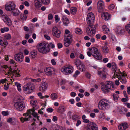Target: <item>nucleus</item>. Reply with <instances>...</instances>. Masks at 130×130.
<instances>
[{"instance_id": "a18cd8bd", "label": "nucleus", "mask_w": 130, "mask_h": 130, "mask_svg": "<svg viewBox=\"0 0 130 130\" xmlns=\"http://www.w3.org/2000/svg\"><path fill=\"white\" fill-rule=\"evenodd\" d=\"M1 113L3 116H7L9 115V112L8 111H3Z\"/></svg>"}, {"instance_id": "37998d69", "label": "nucleus", "mask_w": 130, "mask_h": 130, "mask_svg": "<svg viewBox=\"0 0 130 130\" xmlns=\"http://www.w3.org/2000/svg\"><path fill=\"white\" fill-rule=\"evenodd\" d=\"M111 67L113 70H116L117 69V66L116 64L114 62L111 63Z\"/></svg>"}, {"instance_id": "ddd939ff", "label": "nucleus", "mask_w": 130, "mask_h": 130, "mask_svg": "<svg viewBox=\"0 0 130 130\" xmlns=\"http://www.w3.org/2000/svg\"><path fill=\"white\" fill-rule=\"evenodd\" d=\"M15 59L19 62H21L23 60L24 56L22 53H19L15 54L14 56Z\"/></svg>"}, {"instance_id": "c03bdc74", "label": "nucleus", "mask_w": 130, "mask_h": 130, "mask_svg": "<svg viewBox=\"0 0 130 130\" xmlns=\"http://www.w3.org/2000/svg\"><path fill=\"white\" fill-rule=\"evenodd\" d=\"M125 28L128 33H130V24L126 25L125 26Z\"/></svg>"}, {"instance_id": "4468645a", "label": "nucleus", "mask_w": 130, "mask_h": 130, "mask_svg": "<svg viewBox=\"0 0 130 130\" xmlns=\"http://www.w3.org/2000/svg\"><path fill=\"white\" fill-rule=\"evenodd\" d=\"M9 72H8L9 74H12L13 77H19L20 74L19 73L20 71L18 69L17 70H13L12 69H9Z\"/></svg>"}, {"instance_id": "39448f33", "label": "nucleus", "mask_w": 130, "mask_h": 130, "mask_svg": "<svg viewBox=\"0 0 130 130\" xmlns=\"http://www.w3.org/2000/svg\"><path fill=\"white\" fill-rule=\"evenodd\" d=\"M114 88L113 83L109 81L106 82L105 84L101 87V90L104 93L108 92L109 89H113Z\"/></svg>"}, {"instance_id": "1a4fd4ad", "label": "nucleus", "mask_w": 130, "mask_h": 130, "mask_svg": "<svg viewBox=\"0 0 130 130\" xmlns=\"http://www.w3.org/2000/svg\"><path fill=\"white\" fill-rule=\"evenodd\" d=\"M16 5L12 1H10L5 5V9L8 11L13 12L15 10Z\"/></svg>"}, {"instance_id": "8fccbe9b", "label": "nucleus", "mask_w": 130, "mask_h": 130, "mask_svg": "<svg viewBox=\"0 0 130 130\" xmlns=\"http://www.w3.org/2000/svg\"><path fill=\"white\" fill-rule=\"evenodd\" d=\"M55 20L56 23H57L60 20V18L57 15H56L55 17Z\"/></svg>"}, {"instance_id": "cd10ccee", "label": "nucleus", "mask_w": 130, "mask_h": 130, "mask_svg": "<svg viewBox=\"0 0 130 130\" xmlns=\"http://www.w3.org/2000/svg\"><path fill=\"white\" fill-rule=\"evenodd\" d=\"M66 108L64 106H61L58 108L57 111L59 113H62L66 111Z\"/></svg>"}, {"instance_id": "423d86ee", "label": "nucleus", "mask_w": 130, "mask_h": 130, "mask_svg": "<svg viewBox=\"0 0 130 130\" xmlns=\"http://www.w3.org/2000/svg\"><path fill=\"white\" fill-rule=\"evenodd\" d=\"M35 88L34 85L32 83H30L24 85L23 87L24 92L28 94L32 92Z\"/></svg>"}, {"instance_id": "20e7f679", "label": "nucleus", "mask_w": 130, "mask_h": 130, "mask_svg": "<svg viewBox=\"0 0 130 130\" xmlns=\"http://www.w3.org/2000/svg\"><path fill=\"white\" fill-rule=\"evenodd\" d=\"M98 107L101 110H107L110 107V103L108 100L105 99H102L99 102Z\"/></svg>"}, {"instance_id": "412c9836", "label": "nucleus", "mask_w": 130, "mask_h": 130, "mask_svg": "<svg viewBox=\"0 0 130 130\" xmlns=\"http://www.w3.org/2000/svg\"><path fill=\"white\" fill-rule=\"evenodd\" d=\"M128 125L126 122H123L120 124L118 127L120 130H125L128 127Z\"/></svg>"}, {"instance_id": "49530a36", "label": "nucleus", "mask_w": 130, "mask_h": 130, "mask_svg": "<svg viewBox=\"0 0 130 130\" xmlns=\"http://www.w3.org/2000/svg\"><path fill=\"white\" fill-rule=\"evenodd\" d=\"M20 18L22 20H25L27 18V17L25 14H21L20 15Z\"/></svg>"}, {"instance_id": "09e8293b", "label": "nucleus", "mask_w": 130, "mask_h": 130, "mask_svg": "<svg viewBox=\"0 0 130 130\" xmlns=\"http://www.w3.org/2000/svg\"><path fill=\"white\" fill-rule=\"evenodd\" d=\"M14 119L13 118H10L8 119L7 120V122H9L11 123H12L14 121Z\"/></svg>"}, {"instance_id": "9d476101", "label": "nucleus", "mask_w": 130, "mask_h": 130, "mask_svg": "<svg viewBox=\"0 0 130 130\" xmlns=\"http://www.w3.org/2000/svg\"><path fill=\"white\" fill-rule=\"evenodd\" d=\"M95 20L94 15L92 12L89 13L87 15V22L88 25H93Z\"/></svg>"}, {"instance_id": "f3484780", "label": "nucleus", "mask_w": 130, "mask_h": 130, "mask_svg": "<svg viewBox=\"0 0 130 130\" xmlns=\"http://www.w3.org/2000/svg\"><path fill=\"white\" fill-rule=\"evenodd\" d=\"M60 31L57 27L53 28V34L54 36L59 38L60 36Z\"/></svg>"}, {"instance_id": "f03ea898", "label": "nucleus", "mask_w": 130, "mask_h": 130, "mask_svg": "<svg viewBox=\"0 0 130 130\" xmlns=\"http://www.w3.org/2000/svg\"><path fill=\"white\" fill-rule=\"evenodd\" d=\"M14 109L17 111H21L24 108L25 104L20 97L15 98Z\"/></svg>"}, {"instance_id": "e433bc0d", "label": "nucleus", "mask_w": 130, "mask_h": 130, "mask_svg": "<svg viewBox=\"0 0 130 130\" xmlns=\"http://www.w3.org/2000/svg\"><path fill=\"white\" fill-rule=\"evenodd\" d=\"M14 10L13 13V16H17L19 14L20 12L19 10L15 9V10Z\"/></svg>"}, {"instance_id": "6e6552de", "label": "nucleus", "mask_w": 130, "mask_h": 130, "mask_svg": "<svg viewBox=\"0 0 130 130\" xmlns=\"http://www.w3.org/2000/svg\"><path fill=\"white\" fill-rule=\"evenodd\" d=\"M3 13V11L2 9H0L1 17L6 24L9 26H10L12 23L11 21L7 15L4 14Z\"/></svg>"}, {"instance_id": "603ef678", "label": "nucleus", "mask_w": 130, "mask_h": 130, "mask_svg": "<svg viewBox=\"0 0 130 130\" xmlns=\"http://www.w3.org/2000/svg\"><path fill=\"white\" fill-rule=\"evenodd\" d=\"M80 74V72L78 71L77 70L76 71L75 73L73 75V76L74 77H76L78 75Z\"/></svg>"}, {"instance_id": "b1692460", "label": "nucleus", "mask_w": 130, "mask_h": 130, "mask_svg": "<svg viewBox=\"0 0 130 130\" xmlns=\"http://www.w3.org/2000/svg\"><path fill=\"white\" fill-rule=\"evenodd\" d=\"M98 74L103 79H105L106 78V73L104 70L98 71Z\"/></svg>"}, {"instance_id": "79ce46f5", "label": "nucleus", "mask_w": 130, "mask_h": 130, "mask_svg": "<svg viewBox=\"0 0 130 130\" xmlns=\"http://www.w3.org/2000/svg\"><path fill=\"white\" fill-rule=\"evenodd\" d=\"M72 118L73 120H76L79 119V117L76 114H74L72 115Z\"/></svg>"}, {"instance_id": "f704fd0d", "label": "nucleus", "mask_w": 130, "mask_h": 130, "mask_svg": "<svg viewBox=\"0 0 130 130\" xmlns=\"http://www.w3.org/2000/svg\"><path fill=\"white\" fill-rule=\"evenodd\" d=\"M50 97L52 100H54L57 99L58 96L56 93H53L51 94Z\"/></svg>"}, {"instance_id": "0e129e2a", "label": "nucleus", "mask_w": 130, "mask_h": 130, "mask_svg": "<svg viewBox=\"0 0 130 130\" xmlns=\"http://www.w3.org/2000/svg\"><path fill=\"white\" fill-rule=\"evenodd\" d=\"M58 47L59 48H60L62 47V45L61 43H59L57 44Z\"/></svg>"}, {"instance_id": "9b49d317", "label": "nucleus", "mask_w": 130, "mask_h": 130, "mask_svg": "<svg viewBox=\"0 0 130 130\" xmlns=\"http://www.w3.org/2000/svg\"><path fill=\"white\" fill-rule=\"evenodd\" d=\"M91 50L92 52H93L92 55L95 59L99 60L102 59V56L101 54L99 53L97 48L95 47H93L92 48Z\"/></svg>"}, {"instance_id": "e2e57ef3", "label": "nucleus", "mask_w": 130, "mask_h": 130, "mask_svg": "<svg viewBox=\"0 0 130 130\" xmlns=\"http://www.w3.org/2000/svg\"><path fill=\"white\" fill-rule=\"evenodd\" d=\"M48 45H49V47L50 48L51 47L52 48H53L55 47L54 45L52 43H50L49 44H48Z\"/></svg>"}, {"instance_id": "72a5a7b5", "label": "nucleus", "mask_w": 130, "mask_h": 130, "mask_svg": "<svg viewBox=\"0 0 130 130\" xmlns=\"http://www.w3.org/2000/svg\"><path fill=\"white\" fill-rule=\"evenodd\" d=\"M102 50L103 52L105 53H108L109 49L106 46H104L102 47Z\"/></svg>"}, {"instance_id": "6e6d98bb", "label": "nucleus", "mask_w": 130, "mask_h": 130, "mask_svg": "<svg viewBox=\"0 0 130 130\" xmlns=\"http://www.w3.org/2000/svg\"><path fill=\"white\" fill-rule=\"evenodd\" d=\"M53 18V16L51 14H50L48 15V18L49 20H52Z\"/></svg>"}, {"instance_id": "338daca9", "label": "nucleus", "mask_w": 130, "mask_h": 130, "mask_svg": "<svg viewBox=\"0 0 130 130\" xmlns=\"http://www.w3.org/2000/svg\"><path fill=\"white\" fill-rule=\"evenodd\" d=\"M69 101L70 102L71 104H73L74 103V99H71L69 100Z\"/></svg>"}, {"instance_id": "58836bf2", "label": "nucleus", "mask_w": 130, "mask_h": 130, "mask_svg": "<svg viewBox=\"0 0 130 130\" xmlns=\"http://www.w3.org/2000/svg\"><path fill=\"white\" fill-rule=\"evenodd\" d=\"M113 96L114 100L116 102H117L118 101L119 98L118 95L116 94L115 93H113Z\"/></svg>"}, {"instance_id": "6ab92c4d", "label": "nucleus", "mask_w": 130, "mask_h": 130, "mask_svg": "<svg viewBox=\"0 0 130 130\" xmlns=\"http://www.w3.org/2000/svg\"><path fill=\"white\" fill-rule=\"evenodd\" d=\"M47 85L46 83L45 82L42 83L39 86V89L41 92H44L47 90Z\"/></svg>"}, {"instance_id": "bf43d9fd", "label": "nucleus", "mask_w": 130, "mask_h": 130, "mask_svg": "<svg viewBox=\"0 0 130 130\" xmlns=\"http://www.w3.org/2000/svg\"><path fill=\"white\" fill-rule=\"evenodd\" d=\"M7 81V79L6 78L0 80V82L1 83L4 84Z\"/></svg>"}, {"instance_id": "864d4df0", "label": "nucleus", "mask_w": 130, "mask_h": 130, "mask_svg": "<svg viewBox=\"0 0 130 130\" xmlns=\"http://www.w3.org/2000/svg\"><path fill=\"white\" fill-rule=\"evenodd\" d=\"M31 35V34L29 33L28 34H26L25 35V38L26 39H28Z\"/></svg>"}, {"instance_id": "4c0bfd02", "label": "nucleus", "mask_w": 130, "mask_h": 130, "mask_svg": "<svg viewBox=\"0 0 130 130\" xmlns=\"http://www.w3.org/2000/svg\"><path fill=\"white\" fill-rule=\"evenodd\" d=\"M75 33L79 34H82L83 32L82 30L78 28H76L75 30Z\"/></svg>"}, {"instance_id": "a878e982", "label": "nucleus", "mask_w": 130, "mask_h": 130, "mask_svg": "<svg viewBox=\"0 0 130 130\" xmlns=\"http://www.w3.org/2000/svg\"><path fill=\"white\" fill-rule=\"evenodd\" d=\"M61 19L64 25L65 26H68V24L69 23V21L67 18L64 16L63 15Z\"/></svg>"}, {"instance_id": "052dcab7", "label": "nucleus", "mask_w": 130, "mask_h": 130, "mask_svg": "<svg viewBox=\"0 0 130 130\" xmlns=\"http://www.w3.org/2000/svg\"><path fill=\"white\" fill-rule=\"evenodd\" d=\"M44 38L47 40H49L50 39V37L47 35H44Z\"/></svg>"}, {"instance_id": "393cba45", "label": "nucleus", "mask_w": 130, "mask_h": 130, "mask_svg": "<svg viewBox=\"0 0 130 130\" xmlns=\"http://www.w3.org/2000/svg\"><path fill=\"white\" fill-rule=\"evenodd\" d=\"M8 44L7 41H5L3 38L0 36V45L2 46L5 47Z\"/></svg>"}, {"instance_id": "a211bd4d", "label": "nucleus", "mask_w": 130, "mask_h": 130, "mask_svg": "<svg viewBox=\"0 0 130 130\" xmlns=\"http://www.w3.org/2000/svg\"><path fill=\"white\" fill-rule=\"evenodd\" d=\"M55 69L53 68L48 67L44 69V72L47 75H51L54 72Z\"/></svg>"}, {"instance_id": "aec40b11", "label": "nucleus", "mask_w": 130, "mask_h": 130, "mask_svg": "<svg viewBox=\"0 0 130 130\" xmlns=\"http://www.w3.org/2000/svg\"><path fill=\"white\" fill-rule=\"evenodd\" d=\"M121 73L122 75L118 79L122 84H125L126 83L127 80L125 76L127 75L126 74L125 75L121 72Z\"/></svg>"}, {"instance_id": "ea45409f", "label": "nucleus", "mask_w": 130, "mask_h": 130, "mask_svg": "<svg viewBox=\"0 0 130 130\" xmlns=\"http://www.w3.org/2000/svg\"><path fill=\"white\" fill-rule=\"evenodd\" d=\"M115 71V72L114 73V75L113 76V78H115L116 76H120H120H121V74L120 72H118V71L116 72V70Z\"/></svg>"}, {"instance_id": "7ed1b4c3", "label": "nucleus", "mask_w": 130, "mask_h": 130, "mask_svg": "<svg viewBox=\"0 0 130 130\" xmlns=\"http://www.w3.org/2000/svg\"><path fill=\"white\" fill-rule=\"evenodd\" d=\"M48 44L42 42L38 44L37 48L40 53L44 54L47 53L50 51V48Z\"/></svg>"}, {"instance_id": "dca6fc26", "label": "nucleus", "mask_w": 130, "mask_h": 130, "mask_svg": "<svg viewBox=\"0 0 130 130\" xmlns=\"http://www.w3.org/2000/svg\"><path fill=\"white\" fill-rule=\"evenodd\" d=\"M86 130H98L97 126L94 123L91 122L87 124Z\"/></svg>"}, {"instance_id": "3c124183", "label": "nucleus", "mask_w": 130, "mask_h": 130, "mask_svg": "<svg viewBox=\"0 0 130 130\" xmlns=\"http://www.w3.org/2000/svg\"><path fill=\"white\" fill-rule=\"evenodd\" d=\"M5 39L7 40L10 39L11 38V36L9 34H8L4 36Z\"/></svg>"}, {"instance_id": "c85d7f7f", "label": "nucleus", "mask_w": 130, "mask_h": 130, "mask_svg": "<svg viewBox=\"0 0 130 130\" xmlns=\"http://www.w3.org/2000/svg\"><path fill=\"white\" fill-rule=\"evenodd\" d=\"M64 36L65 37V38H72L71 34L70 33V31L68 29H66L65 30Z\"/></svg>"}, {"instance_id": "c756f323", "label": "nucleus", "mask_w": 130, "mask_h": 130, "mask_svg": "<svg viewBox=\"0 0 130 130\" xmlns=\"http://www.w3.org/2000/svg\"><path fill=\"white\" fill-rule=\"evenodd\" d=\"M115 32L117 34H122L124 33V31L122 30L120 27H117L116 28Z\"/></svg>"}, {"instance_id": "2f4dec72", "label": "nucleus", "mask_w": 130, "mask_h": 130, "mask_svg": "<svg viewBox=\"0 0 130 130\" xmlns=\"http://www.w3.org/2000/svg\"><path fill=\"white\" fill-rule=\"evenodd\" d=\"M34 2L35 6L36 8H38L42 6V3L38 2L37 1L35 0Z\"/></svg>"}, {"instance_id": "69168bd1", "label": "nucleus", "mask_w": 130, "mask_h": 130, "mask_svg": "<svg viewBox=\"0 0 130 130\" xmlns=\"http://www.w3.org/2000/svg\"><path fill=\"white\" fill-rule=\"evenodd\" d=\"M24 4L27 7H28L29 6V3L28 2L26 1L24 2Z\"/></svg>"}, {"instance_id": "774afa93", "label": "nucleus", "mask_w": 130, "mask_h": 130, "mask_svg": "<svg viewBox=\"0 0 130 130\" xmlns=\"http://www.w3.org/2000/svg\"><path fill=\"white\" fill-rule=\"evenodd\" d=\"M70 57L72 59H73L75 58V55L74 53H72L71 54Z\"/></svg>"}, {"instance_id": "5701e85b", "label": "nucleus", "mask_w": 130, "mask_h": 130, "mask_svg": "<svg viewBox=\"0 0 130 130\" xmlns=\"http://www.w3.org/2000/svg\"><path fill=\"white\" fill-rule=\"evenodd\" d=\"M72 38H66L64 39V45L66 47L69 46L70 44L71 43Z\"/></svg>"}, {"instance_id": "13d9d810", "label": "nucleus", "mask_w": 130, "mask_h": 130, "mask_svg": "<svg viewBox=\"0 0 130 130\" xmlns=\"http://www.w3.org/2000/svg\"><path fill=\"white\" fill-rule=\"evenodd\" d=\"M47 110L48 112H52L54 110L53 109L51 108H49L47 109Z\"/></svg>"}, {"instance_id": "c9c22d12", "label": "nucleus", "mask_w": 130, "mask_h": 130, "mask_svg": "<svg viewBox=\"0 0 130 130\" xmlns=\"http://www.w3.org/2000/svg\"><path fill=\"white\" fill-rule=\"evenodd\" d=\"M103 32L105 34L107 33L109 31V29L108 28H107L105 25L103 26Z\"/></svg>"}, {"instance_id": "f257e3e1", "label": "nucleus", "mask_w": 130, "mask_h": 130, "mask_svg": "<svg viewBox=\"0 0 130 130\" xmlns=\"http://www.w3.org/2000/svg\"><path fill=\"white\" fill-rule=\"evenodd\" d=\"M30 103L32 105L33 108L27 110L26 113H24L23 115L25 117V118L21 117L20 118L21 121L24 123L26 121L29 120L31 117L32 115L34 117L36 118L38 120H39V116H38V113L35 112V110L38 109L39 106L37 105V101L35 99H33L30 101Z\"/></svg>"}, {"instance_id": "680f3d73", "label": "nucleus", "mask_w": 130, "mask_h": 130, "mask_svg": "<svg viewBox=\"0 0 130 130\" xmlns=\"http://www.w3.org/2000/svg\"><path fill=\"white\" fill-rule=\"evenodd\" d=\"M76 93L74 92H72L70 94V95L72 97H75L76 95Z\"/></svg>"}, {"instance_id": "bb28decb", "label": "nucleus", "mask_w": 130, "mask_h": 130, "mask_svg": "<svg viewBox=\"0 0 130 130\" xmlns=\"http://www.w3.org/2000/svg\"><path fill=\"white\" fill-rule=\"evenodd\" d=\"M110 15L108 12H103L102 14V19L105 20H108L110 18Z\"/></svg>"}, {"instance_id": "0eeeda50", "label": "nucleus", "mask_w": 130, "mask_h": 130, "mask_svg": "<svg viewBox=\"0 0 130 130\" xmlns=\"http://www.w3.org/2000/svg\"><path fill=\"white\" fill-rule=\"evenodd\" d=\"M88 27L86 28L87 34L90 36H94L96 32L95 25H88Z\"/></svg>"}, {"instance_id": "4d7b16f0", "label": "nucleus", "mask_w": 130, "mask_h": 130, "mask_svg": "<svg viewBox=\"0 0 130 130\" xmlns=\"http://www.w3.org/2000/svg\"><path fill=\"white\" fill-rule=\"evenodd\" d=\"M115 7V6L113 4H111L109 7V9L110 10H112Z\"/></svg>"}, {"instance_id": "f8f14e48", "label": "nucleus", "mask_w": 130, "mask_h": 130, "mask_svg": "<svg viewBox=\"0 0 130 130\" xmlns=\"http://www.w3.org/2000/svg\"><path fill=\"white\" fill-rule=\"evenodd\" d=\"M61 71L66 75H68L72 73L73 71V68L72 66H70L61 69Z\"/></svg>"}, {"instance_id": "4be33fe9", "label": "nucleus", "mask_w": 130, "mask_h": 130, "mask_svg": "<svg viewBox=\"0 0 130 130\" xmlns=\"http://www.w3.org/2000/svg\"><path fill=\"white\" fill-rule=\"evenodd\" d=\"M98 7L99 9V12H101V10L104 9V4L103 2L101 1H100L98 3Z\"/></svg>"}, {"instance_id": "2eb2a0df", "label": "nucleus", "mask_w": 130, "mask_h": 130, "mask_svg": "<svg viewBox=\"0 0 130 130\" xmlns=\"http://www.w3.org/2000/svg\"><path fill=\"white\" fill-rule=\"evenodd\" d=\"M75 64L77 68L80 71L83 72L85 70V66L84 64L80 61H76L75 62Z\"/></svg>"}, {"instance_id": "a19ab883", "label": "nucleus", "mask_w": 130, "mask_h": 130, "mask_svg": "<svg viewBox=\"0 0 130 130\" xmlns=\"http://www.w3.org/2000/svg\"><path fill=\"white\" fill-rule=\"evenodd\" d=\"M15 85L17 86L18 91H21V85L17 82H16L15 83Z\"/></svg>"}, {"instance_id": "5fc2aeb1", "label": "nucleus", "mask_w": 130, "mask_h": 130, "mask_svg": "<svg viewBox=\"0 0 130 130\" xmlns=\"http://www.w3.org/2000/svg\"><path fill=\"white\" fill-rule=\"evenodd\" d=\"M41 80V79L40 78L34 79L32 80V81L34 82H39Z\"/></svg>"}, {"instance_id": "7c9ffc66", "label": "nucleus", "mask_w": 130, "mask_h": 130, "mask_svg": "<svg viewBox=\"0 0 130 130\" xmlns=\"http://www.w3.org/2000/svg\"><path fill=\"white\" fill-rule=\"evenodd\" d=\"M37 54V52L35 51H31L30 53V56L31 58H34L36 56Z\"/></svg>"}, {"instance_id": "de8ad7c7", "label": "nucleus", "mask_w": 130, "mask_h": 130, "mask_svg": "<svg viewBox=\"0 0 130 130\" xmlns=\"http://www.w3.org/2000/svg\"><path fill=\"white\" fill-rule=\"evenodd\" d=\"M50 0H43L42 3L46 5H47L50 3Z\"/></svg>"}, {"instance_id": "473e14b6", "label": "nucleus", "mask_w": 130, "mask_h": 130, "mask_svg": "<svg viewBox=\"0 0 130 130\" xmlns=\"http://www.w3.org/2000/svg\"><path fill=\"white\" fill-rule=\"evenodd\" d=\"M77 8L75 7H73L70 8V12L71 14H75L77 12Z\"/></svg>"}]
</instances>
